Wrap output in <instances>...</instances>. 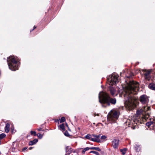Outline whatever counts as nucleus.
<instances>
[{
  "label": "nucleus",
  "instance_id": "nucleus-25",
  "mask_svg": "<svg viewBox=\"0 0 155 155\" xmlns=\"http://www.w3.org/2000/svg\"><path fill=\"white\" fill-rule=\"evenodd\" d=\"M90 153H93L96 154V155H99V153L98 152L95 151H91L90 152Z\"/></svg>",
  "mask_w": 155,
  "mask_h": 155
},
{
  "label": "nucleus",
  "instance_id": "nucleus-1",
  "mask_svg": "<svg viewBox=\"0 0 155 155\" xmlns=\"http://www.w3.org/2000/svg\"><path fill=\"white\" fill-rule=\"evenodd\" d=\"M127 84L123 94L126 107L127 109L130 110L136 107V100L133 95L136 94L139 90V84L137 82L130 81L127 83Z\"/></svg>",
  "mask_w": 155,
  "mask_h": 155
},
{
  "label": "nucleus",
  "instance_id": "nucleus-26",
  "mask_svg": "<svg viewBox=\"0 0 155 155\" xmlns=\"http://www.w3.org/2000/svg\"><path fill=\"white\" fill-rule=\"evenodd\" d=\"M65 120V117H61V119L60 120V122L62 123L63 122H64Z\"/></svg>",
  "mask_w": 155,
  "mask_h": 155
},
{
  "label": "nucleus",
  "instance_id": "nucleus-12",
  "mask_svg": "<svg viewBox=\"0 0 155 155\" xmlns=\"http://www.w3.org/2000/svg\"><path fill=\"white\" fill-rule=\"evenodd\" d=\"M148 87L151 90H155V84L153 83H150L148 85Z\"/></svg>",
  "mask_w": 155,
  "mask_h": 155
},
{
  "label": "nucleus",
  "instance_id": "nucleus-30",
  "mask_svg": "<svg viewBox=\"0 0 155 155\" xmlns=\"http://www.w3.org/2000/svg\"><path fill=\"white\" fill-rule=\"evenodd\" d=\"M37 130L38 131H41L42 130L41 128H40L37 129Z\"/></svg>",
  "mask_w": 155,
  "mask_h": 155
},
{
  "label": "nucleus",
  "instance_id": "nucleus-34",
  "mask_svg": "<svg viewBox=\"0 0 155 155\" xmlns=\"http://www.w3.org/2000/svg\"><path fill=\"white\" fill-rule=\"evenodd\" d=\"M58 121V120H57L56 121V122Z\"/></svg>",
  "mask_w": 155,
  "mask_h": 155
},
{
  "label": "nucleus",
  "instance_id": "nucleus-24",
  "mask_svg": "<svg viewBox=\"0 0 155 155\" xmlns=\"http://www.w3.org/2000/svg\"><path fill=\"white\" fill-rule=\"evenodd\" d=\"M64 135L68 137H69L70 136L69 133H68V132L67 131H66L64 133Z\"/></svg>",
  "mask_w": 155,
  "mask_h": 155
},
{
  "label": "nucleus",
  "instance_id": "nucleus-2",
  "mask_svg": "<svg viewBox=\"0 0 155 155\" xmlns=\"http://www.w3.org/2000/svg\"><path fill=\"white\" fill-rule=\"evenodd\" d=\"M150 110V107H149L147 106H144L143 108L140 110H138L137 111V114L136 115L137 116V118H135L133 120L130 121V120H127V123H128V126L129 127H131L133 130L137 128V126L135 125H134V124H139L142 123V121H141L138 116V115L142 114L143 115L145 114V117L148 118L149 117V112Z\"/></svg>",
  "mask_w": 155,
  "mask_h": 155
},
{
  "label": "nucleus",
  "instance_id": "nucleus-35",
  "mask_svg": "<svg viewBox=\"0 0 155 155\" xmlns=\"http://www.w3.org/2000/svg\"><path fill=\"white\" fill-rule=\"evenodd\" d=\"M66 125L67 126L68 125H67V124H66Z\"/></svg>",
  "mask_w": 155,
  "mask_h": 155
},
{
  "label": "nucleus",
  "instance_id": "nucleus-23",
  "mask_svg": "<svg viewBox=\"0 0 155 155\" xmlns=\"http://www.w3.org/2000/svg\"><path fill=\"white\" fill-rule=\"evenodd\" d=\"M5 134L4 133L0 134V140L2 139L3 138L5 137Z\"/></svg>",
  "mask_w": 155,
  "mask_h": 155
},
{
  "label": "nucleus",
  "instance_id": "nucleus-20",
  "mask_svg": "<svg viewBox=\"0 0 155 155\" xmlns=\"http://www.w3.org/2000/svg\"><path fill=\"white\" fill-rule=\"evenodd\" d=\"M135 149L137 152H139L140 150V146L136 145L135 147Z\"/></svg>",
  "mask_w": 155,
  "mask_h": 155
},
{
  "label": "nucleus",
  "instance_id": "nucleus-5",
  "mask_svg": "<svg viewBox=\"0 0 155 155\" xmlns=\"http://www.w3.org/2000/svg\"><path fill=\"white\" fill-rule=\"evenodd\" d=\"M119 115L118 111L115 110H111L107 115V120L110 123H114L117 120Z\"/></svg>",
  "mask_w": 155,
  "mask_h": 155
},
{
  "label": "nucleus",
  "instance_id": "nucleus-15",
  "mask_svg": "<svg viewBox=\"0 0 155 155\" xmlns=\"http://www.w3.org/2000/svg\"><path fill=\"white\" fill-rule=\"evenodd\" d=\"M109 91L111 94L113 96L114 94L115 90L113 87H110L109 88Z\"/></svg>",
  "mask_w": 155,
  "mask_h": 155
},
{
  "label": "nucleus",
  "instance_id": "nucleus-6",
  "mask_svg": "<svg viewBox=\"0 0 155 155\" xmlns=\"http://www.w3.org/2000/svg\"><path fill=\"white\" fill-rule=\"evenodd\" d=\"M118 76L117 74H113L111 76L110 78L108 79V81L110 85H113L115 84L118 81Z\"/></svg>",
  "mask_w": 155,
  "mask_h": 155
},
{
  "label": "nucleus",
  "instance_id": "nucleus-28",
  "mask_svg": "<svg viewBox=\"0 0 155 155\" xmlns=\"http://www.w3.org/2000/svg\"><path fill=\"white\" fill-rule=\"evenodd\" d=\"M107 138V137L105 135H102L101 137V138L102 140H105Z\"/></svg>",
  "mask_w": 155,
  "mask_h": 155
},
{
  "label": "nucleus",
  "instance_id": "nucleus-33",
  "mask_svg": "<svg viewBox=\"0 0 155 155\" xmlns=\"http://www.w3.org/2000/svg\"><path fill=\"white\" fill-rule=\"evenodd\" d=\"M32 148L31 147H30L29 148V149L30 150H31V149Z\"/></svg>",
  "mask_w": 155,
  "mask_h": 155
},
{
  "label": "nucleus",
  "instance_id": "nucleus-4",
  "mask_svg": "<svg viewBox=\"0 0 155 155\" xmlns=\"http://www.w3.org/2000/svg\"><path fill=\"white\" fill-rule=\"evenodd\" d=\"M7 62L9 68L12 71H15L18 69L19 63L17 58L11 56L8 58Z\"/></svg>",
  "mask_w": 155,
  "mask_h": 155
},
{
  "label": "nucleus",
  "instance_id": "nucleus-13",
  "mask_svg": "<svg viewBox=\"0 0 155 155\" xmlns=\"http://www.w3.org/2000/svg\"><path fill=\"white\" fill-rule=\"evenodd\" d=\"M154 124H155V120H154L153 121H150V122H147L146 123V125L148 127H150V126H151L152 127H153L154 126Z\"/></svg>",
  "mask_w": 155,
  "mask_h": 155
},
{
  "label": "nucleus",
  "instance_id": "nucleus-7",
  "mask_svg": "<svg viewBox=\"0 0 155 155\" xmlns=\"http://www.w3.org/2000/svg\"><path fill=\"white\" fill-rule=\"evenodd\" d=\"M151 70H143V75L146 80L149 81L151 78Z\"/></svg>",
  "mask_w": 155,
  "mask_h": 155
},
{
  "label": "nucleus",
  "instance_id": "nucleus-9",
  "mask_svg": "<svg viewBox=\"0 0 155 155\" xmlns=\"http://www.w3.org/2000/svg\"><path fill=\"white\" fill-rule=\"evenodd\" d=\"M101 134H99L98 135H96V134H92V137L94 138H93L91 139V140L97 142V143H100L101 142V140L100 138Z\"/></svg>",
  "mask_w": 155,
  "mask_h": 155
},
{
  "label": "nucleus",
  "instance_id": "nucleus-17",
  "mask_svg": "<svg viewBox=\"0 0 155 155\" xmlns=\"http://www.w3.org/2000/svg\"><path fill=\"white\" fill-rule=\"evenodd\" d=\"M60 129L63 132H64L65 130L64 127V124H62L60 125Z\"/></svg>",
  "mask_w": 155,
  "mask_h": 155
},
{
  "label": "nucleus",
  "instance_id": "nucleus-8",
  "mask_svg": "<svg viewBox=\"0 0 155 155\" xmlns=\"http://www.w3.org/2000/svg\"><path fill=\"white\" fill-rule=\"evenodd\" d=\"M140 101L143 104H147L149 101L148 97L146 95H143L140 97Z\"/></svg>",
  "mask_w": 155,
  "mask_h": 155
},
{
  "label": "nucleus",
  "instance_id": "nucleus-22",
  "mask_svg": "<svg viewBox=\"0 0 155 155\" xmlns=\"http://www.w3.org/2000/svg\"><path fill=\"white\" fill-rule=\"evenodd\" d=\"M90 147H87L84 148L82 151V153H84L86 151L90 149Z\"/></svg>",
  "mask_w": 155,
  "mask_h": 155
},
{
  "label": "nucleus",
  "instance_id": "nucleus-3",
  "mask_svg": "<svg viewBox=\"0 0 155 155\" xmlns=\"http://www.w3.org/2000/svg\"><path fill=\"white\" fill-rule=\"evenodd\" d=\"M98 98L99 102L103 107H105L109 106L110 103L115 104L116 103L115 98H110L109 95L105 92H100L99 94Z\"/></svg>",
  "mask_w": 155,
  "mask_h": 155
},
{
  "label": "nucleus",
  "instance_id": "nucleus-16",
  "mask_svg": "<svg viewBox=\"0 0 155 155\" xmlns=\"http://www.w3.org/2000/svg\"><path fill=\"white\" fill-rule=\"evenodd\" d=\"M9 127H10V124L8 123H7L5 125V132L7 133H8L9 132Z\"/></svg>",
  "mask_w": 155,
  "mask_h": 155
},
{
  "label": "nucleus",
  "instance_id": "nucleus-11",
  "mask_svg": "<svg viewBox=\"0 0 155 155\" xmlns=\"http://www.w3.org/2000/svg\"><path fill=\"white\" fill-rule=\"evenodd\" d=\"M66 152L67 153L66 155L68 154L69 155L73 151V149L70 147L67 146L65 149Z\"/></svg>",
  "mask_w": 155,
  "mask_h": 155
},
{
  "label": "nucleus",
  "instance_id": "nucleus-32",
  "mask_svg": "<svg viewBox=\"0 0 155 155\" xmlns=\"http://www.w3.org/2000/svg\"><path fill=\"white\" fill-rule=\"evenodd\" d=\"M26 149H27V148H24V150H26Z\"/></svg>",
  "mask_w": 155,
  "mask_h": 155
},
{
  "label": "nucleus",
  "instance_id": "nucleus-27",
  "mask_svg": "<svg viewBox=\"0 0 155 155\" xmlns=\"http://www.w3.org/2000/svg\"><path fill=\"white\" fill-rule=\"evenodd\" d=\"M31 135H33L34 136H36L37 135V134L35 131H31Z\"/></svg>",
  "mask_w": 155,
  "mask_h": 155
},
{
  "label": "nucleus",
  "instance_id": "nucleus-21",
  "mask_svg": "<svg viewBox=\"0 0 155 155\" xmlns=\"http://www.w3.org/2000/svg\"><path fill=\"white\" fill-rule=\"evenodd\" d=\"M120 151L122 153V155H124L126 152L127 149L126 148H124L123 149H121L120 150Z\"/></svg>",
  "mask_w": 155,
  "mask_h": 155
},
{
  "label": "nucleus",
  "instance_id": "nucleus-19",
  "mask_svg": "<svg viewBox=\"0 0 155 155\" xmlns=\"http://www.w3.org/2000/svg\"><path fill=\"white\" fill-rule=\"evenodd\" d=\"M90 150H97L98 151H101V150L98 147H90Z\"/></svg>",
  "mask_w": 155,
  "mask_h": 155
},
{
  "label": "nucleus",
  "instance_id": "nucleus-18",
  "mask_svg": "<svg viewBox=\"0 0 155 155\" xmlns=\"http://www.w3.org/2000/svg\"><path fill=\"white\" fill-rule=\"evenodd\" d=\"M92 137V135H91L90 134H88L85 136V138L91 140V139L93 138Z\"/></svg>",
  "mask_w": 155,
  "mask_h": 155
},
{
  "label": "nucleus",
  "instance_id": "nucleus-14",
  "mask_svg": "<svg viewBox=\"0 0 155 155\" xmlns=\"http://www.w3.org/2000/svg\"><path fill=\"white\" fill-rule=\"evenodd\" d=\"M38 141L37 139H34L32 141H30L29 143V145H32L35 144Z\"/></svg>",
  "mask_w": 155,
  "mask_h": 155
},
{
  "label": "nucleus",
  "instance_id": "nucleus-10",
  "mask_svg": "<svg viewBox=\"0 0 155 155\" xmlns=\"http://www.w3.org/2000/svg\"><path fill=\"white\" fill-rule=\"evenodd\" d=\"M112 146L114 149L118 148L119 144V140L114 139L112 141Z\"/></svg>",
  "mask_w": 155,
  "mask_h": 155
},
{
  "label": "nucleus",
  "instance_id": "nucleus-31",
  "mask_svg": "<svg viewBox=\"0 0 155 155\" xmlns=\"http://www.w3.org/2000/svg\"><path fill=\"white\" fill-rule=\"evenodd\" d=\"M36 28V27L35 26H34V28L32 30H31V32L33 30H34L35 28Z\"/></svg>",
  "mask_w": 155,
  "mask_h": 155
},
{
  "label": "nucleus",
  "instance_id": "nucleus-29",
  "mask_svg": "<svg viewBox=\"0 0 155 155\" xmlns=\"http://www.w3.org/2000/svg\"><path fill=\"white\" fill-rule=\"evenodd\" d=\"M38 137L40 139H41L42 137V136L40 133H38L37 134Z\"/></svg>",
  "mask_w": 155,
  "mask_h": 155
}]
</instances>
